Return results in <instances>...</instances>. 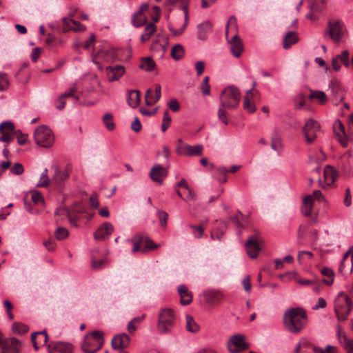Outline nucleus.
<instances>
[{
  "label": "nucleus",
  "mask_w": 353,
  "mask_h": 353,
  "mask_svg": "<svg viewBox=\"0 0 353 353\" xmlns=\"http://www.w3.org/2000/svg\"><path fill=\"white\" fill-rule=\"evenodd\" d=\"M307 321V314L301 307L288 309L283 316V323L292 333H299L303 328Z\"/></svg>",
  "instance_id": "obj_1"
},
{
  "label": "nucleus",
  "mask_w": 353,
  "mask_h": 353,
  "mask_svg": "<svg viewBox=\"0 0 353 353\" xmlns=\"http://www.w3.org/2000/svg\"><path fill=\"white\" fill-rule=\"evenodd\" d=\"M236 19L235 17L232 16L229 19L226 26L225 37L230 45V52L232 54L238 58L243 52V46L241 39L236 32Z\"/></svg>",
  "instance_id": "obj_2"
},
{
  "label": "nucleus",
  "mask_w": 353,
  "mask_h": 353,
  "mask_svg": "<svg viewBox=\"0 0 353 353\" xmlns=\"http://www.w3.org/2000/svg\"><path fill=\"white\" fill-rule=\"evenodd\" d=\"M353 308V303L350 296L343 292L338 294L334 299V310L339 321H345Z\"/></svg>",
  "instance_id": "obj_3"
},
{
  "label": "nucleus",
  "mask_w": 353,
  "mask_h": 353,
  "mask_svg": "<svg viewBox=\"0 0 353 353\" xmlns=\"http://www.w3.org/2000/svg\"><path fill=\"white\" fill-rule=\"evenodd\" d=\"M176 325V314L170 307L160 310L159 313L157 330L160 334H167L172 331Z\"/></svg>",
  "instance_id": "obj_4"
},
{
  "label": "nucleus",
  "mask_w": 353,
  "mask_h": 353,
  "mask_svg": "<svg viewBox=\"0 0 353 353\" xmlns=\"http://www.w3.org/2000/svg\"><path fill=\"white\" fill-rule=\"evenodd\" d=\"M90 334L92 337L86 335L81 345V349L85 353H95L102 347L104 343L103 332L94 330Z\"/></svg>",
  "instance_id": "obj_5"
},
{
  "label": "nucleus",
  "mask_w": 353,
  "mask_h": 353,
  "mask_svg": "<svg viewBox=\"0 0 353 353\" xmlns=\"http://www.w3.org/2000/svg\"><path fill=\"white\" fill-rule=\"evenodd\" d=\"M221 105L226 109H235L240 101V92L234 86L224 89L220 95Z\"/></svg>",
  "instance_id": "obj_6"
},
{
  "label": "nucleus",
  "mask_w": 353,
  "mask_h": 353,
  "mask_svg": "<svg viewBox=\"0 0 353 353\" xmlns=\"http://www.w3.org/2000/svg\"><path fill=\"white\" fill-rule=\"evenodd\" d=\"M36 143L43 148H50L54 142V137L52 130L46 125L39 126L34 134Z\"/></svg>",
  "instance_id": "obj_7"
},
{
  "label": "nucleus",
  "mask_w": 353,
  "mask_h": 353,
  "mask_svg": "<svg viewBox=\"0 0 353 353\" xmlns=\"http://www.w3.org/2000/svg\"><path fill=\"white\" fill-rule=\"evenodd\" d=\"M263 244V240L260 236L258 231H255L254 234L250 236L245 243L247 254L252 259L258 256L259 252L261 250V246Z\"/></svg>",
  "instance_id": "obj_8"
},
{
  "label": "nucleus",
  "mask_w": 353,
  "mask_h": 353,
  "mask_svg": "<svg viewBox=\"0 0 353 353\" xmlns=\"http://www.w3.org/2000/svg\"><path fill=\"white\" fill-rule=\"evenodd\" d=\"M329 37L336 43H339L344 35L343 25L339 20L330 19L328 28L325 30L324 36Z\"/></svg>",
  "instance_id": "obj_9"
},
{
  "label": "nucleus",
  "mask_w": 353,
  "mask_h": 353,
  "mask_svg": "<svg viewBox=\"0 0 353 353\" xmlns=\"http://www.w3.org/2000/svg\"><path fill=\"white\" fill-rule=\"evenodd\" d=\"M320 130L319 123L313 119H308L303 128V132L307 144H312L317 137Z\"/></svg>",
  "instance_id": "obj_10"
},
{
  "label": "nucleus",
  "mask_w": 353,
  "mask_h": 353,
  "mask_svg": "<svg viewBox=\"0 0 353 353\" xmlns=\"http://www.w3.org/2000/svg\"><path fill=\"white\" fill-rule=\"evenodd\" d=\"M244 335L236 334L230 337L228 342L229 351L232 353H237L249 348V345L245 341Z\"/></svg>",
  "instance_id": "obj_11"
},
{
  "label": "nucleus",
  "mask_w": 353,
  "mask_h": 353,
  "mask_svg": "<svg viewBox=\"0 0 353 353\" xmlns=\"http://www.w3.org/2000/svg\"><path fill=\"white\" fill-rule=\"evenodd\" d=\"M17 130L11 121H3L0 124V141L10 143L14 139Z\"/></svg>",
  "instance_id": "obj_12"
},
{
  "label": "nucleus",
  "mask_w": 353,
  "mask_h": 353,
  "mask_svg": "<svg viewBox=\"0 0 353 353\" xmlns=\"http://www.w3.org/2000/svg\"><path fill=\"white\" fill-rule=\"evenodd\" d=\"M21 342L16 338L2 339L0 353H19Z\"/></svg>",
  "instance_id": "obj_13"
},
{
  "label": "nucleus",
  "mask_w": 353,
  "mask_h": 353,
  "mask_svg": "<svg viewBox=\"0 0 353 353\" xmlns=\"http://www.w3.org/2000/svg\"><path fill=\"white\" fill-rule=\"evenodd\" d=\"M49 353H71L73 346L71 343L63 341H51L48 345Z\"/></svg>",
  "instance_id": "obj_14"
},
{
  "label": "nucleus",
  "mask_w": 353,
  "mask_h": 353,
  "mask_svg": "<svg viewBox=\"0 0 353 353\" xmlns=\"http://www.w3.org/2000/svg\"><path fill=\"white\" fill-rule=\"evenodd\" d=\"M168 174L167 168L159 164H156L150 170V177L152 181L161 185L163 179L168 176Z\"/></svg>",
  "instance_id": "obj_15"
},
{
  "label": "nucleus",
  "mask_w": 353,
  "mask_h": 353,
  "mask_svg": "<svg viewBox=\"0 0 353 353\" xmlns=\"http://www.w3.org/2000/svg\"><path fill=\"white\" fill-rule=\"evenodd\" d=\"M329 88L331 90L332 97L334 98L333 102L335 104H338L344 100L345 94L343 89L337 80H332Z\"/></svg>",
  "instance_id": "obj_16"
},
{
  "label": "nucleus",
  "mask_w": 353,
  "mask_h": 353,
  "mask_svg": "<svg viewBox=\"0 0 353 353\" xmlns=\"http://www.w3.org/2000/svg\"><path fill=\"white\" fill-rule=\"evenodd\" d=\"M352 252V250L349 249L343 256L340 263L339 270L344 276L350 274L353 270V257L348 259L349 255Z\"/></svg>",
  "instance_id": "obj_17"
},
{
  "label": "nucleus",
  "mask_w": 353,
  "mask_h": 353,
  "mask_svg": "<svg viewBox=\"0 0 353 353\" xmlns=\"http://www.w3.org/2000/svg\"><path fill=\"white\" fill-rule=\"evenodd\" d=\"M114 227L109 223L105 222L101 225L94 233V238L96 240H105L113 232Z\"/></svg>",
  "instance_id": "obj_18"
},
{
  "label": "nucleus",
  "mask_w": 353,
  "mask_h": 353,
  "mask_svg": "<svg viewBox=\"0 0 353 353\" xmlns=\"http://www.w3.org/2000/svg\"><path fill=\"white\" fill-rule=\"evenodd\" d=\"M125 68L121 65L108 66L105 72L109 81L112 82L119 80L125 73Z\"/></svg>",
  "instance_id": "obj_19"
},
{
  "label": "nucleus",
  "mask_w": 353,
  "mask_h": 353,
  "mask_svg": "<svg viewBox=\"0 0 353 353\" xmlns=\"http://www.w3.org/2000/svg\"><path fill=\"white\" fill-rule=\"evenodd\" d=\"M182 10L184 12V23L179 30H175L172 26H169V30L174 36H179L184 32L186 28L189 20L188 16V0H181Z\"/></svg>",
  "instance_id": "obj_20"
},
{
  "label": "nucleus",
  "mask_w": 353,
  "mask_h": 353,
  "mask_svg": "<svg viewBox=\"0 0 353 353\" xmlns=\"http://www.w3.org/2000/svg\"><path fill=\"white\" fill-rule=\"evenodd\" d=\"M130 336L127 334H120L112 339V347L114 350H123L129 346Z\"/></svg>",
  "instance_id": "obj_21"
},
{
  "label": "nucleus",
  "mask_w": 353,
  "mask_h": 353,
  "mask_svg": "<svg viewBox=\"0 0 353 353\" xmlns=\"http://www.w3.org/2000/svg\"><path fill=\"white\" fill-rule=\"evenodd\" d=\"M205 300L211 305H216L223 299V295L220 290L210 289L206 290L203 294Z\"/></svg>",
  "instance_id": "obj_22"
},
{
  "label": "nucleus",
  "mask_w": 353,
  "mask_h": 353,
  "mask_svg": "<svg viewBox=\"0 0 353 353\" xmlns=\"http://www.w3.org/2000/svg\"><path fill=\"white\" fill-rule=\"evenodd\" d=\"M180 296V303L183 305H189L192 301V294L185 285H180L177 289Z\"/></svg>",
  "instance_id": "obj_23"
},
{
  "label": "nucleus",
  "mask_w": 353,
  "mask_h": 353,
  "mask_svg": "<svg viewBox=\"0 0 353 353\" xmlns=\"http://www.w3.org/2000/svg\"><path fill=\"white\" fill-rule=\"evenodd\" d=\"M212 26L209 21H205L197 26V39L204 41L207 39V34L211 32Z\"/></svg>",
  "instance_id": "obj_24"
},
{
  "label": "nucleus",
  "mask_w": 353,
  "mask_h": 353,
  "mask_svg": "<svg viewBox=\"0 0 353 353\" xmlns=\"http://www.w3.org/2000/svg\"><path fill=\"white\" fill-rule=\"evenodd\" d=\"M333 131L338 140L341 143L342 145H344L346 133L345 131V127L339 119H336L334 121L333 124Z\"/></svg>",
  "instance_id": "obj_25"
},
{
  "label": "nucleus",
  "mask_w": 353,
  "mask_h": 353,
  "mask_svg": "<svg viewBox=\"0 0 353 353\" xmlns=\"http://www.w3.org/2000/svg\"><path fill=\"white\" fill-rule=\"evenodd\" d=\"M337 171L331 165H327L324 168V179L326 183L332 185L337 179Z\"/></svg>",
  "instance_id": "obj_26"
},
{
  "label": "nucleus",
  "mask_w": 353,
  "mask_h": 353,
  "mask_svg": "<svg viewBox=\"0 0 353 353\" xmlns=\"http://www.w3.org/2000/svg\"><path fill=\"white\" fill-rule=\"evenodd\" d=\"M299 41L298 34L294 31L288 32L283 37V47L284 49L290 48Z\"/></svg>",
  "instance_id": "obj_27"
},
{
  "label": "nucleus",
  "mask_w": 353,
  "mask_h": 353,
  "mask_svg": "<svg viewBox=\"0 0 353 353\" xmlns=\"http://www.w3.org/2000/svg\"><path fill=\"white\" fill-rule=\"evenodd\" d=\"M128 104L133 108H137L140 103V92L138 90H132L128 92L127 97Z\"/></svg>",
  "instance_id": "obj_28"
},
{
  "label": "nucleus",
  "mask_w": 353,
  "mask_h": 353,
  "mask_svg": "<svg viewBox=\"0 0 353 353\" xmlns=\"http://www.w3.org/2000/svg\"><path fill=\"white\" fill-rule=\"evenodd\" d=\"M156 30L157 26L154 23H150L147 24L145 27L143 33L141 35V42L143 43L148 41Z\"/></svg>",
  "instance_id": "obj_29"
},
{
  "label": "nucleus",
  "mask_w": 353,
  "mask_h": 353,
  "mask_svg": "<svg viewBox=\"0 0 353 353\" xmlns=\"http://www.w3.org/2000/svg\"><path fill=\"white\" fill-rule=\"evenodd\" d=\"M312 199L311 195L306 196L303 201L302 213L305 216L311 215L312 210Z\"/></svg>",
  "instance_id": "obj_30"
},
{
  "label": "nucleus",
  "mask_w": 353,
  "mask_h": 353,
  "mask_svg": "<svg viewBox=\"0 0 353 353\" xmlns=\"http://www.w3.org/2000/svg\"><path fill=\"white\" fill-rule=\"evenodd\" d=\"M69 176V174L66 170H62L59 168H56L54 170V174L52 177V181L59 184L64 181H65Z\"/></svg>",
  "instance_id": "obj_31"
},
{
  "label": "nucleus",
  "mask_w": 353,
  "mask_h": 353,
  "mask_svg": "<svg viewBox=\"0 0 353 353\" xmlns=\"http://www.w3.org/2000/svg\"><path fill=\"white\" fill-rule=\"evenodd\" d=\"M185 328L188 332L196 333L199 330V325L195 322L193 317L190 314L185 315Z\"/></svg>",
  "instance_id": "obj_32"
},
{
  "label": "nucleus",
  "mask_w": 353,
  "mask_h": 353,
  "mask_svg": "<svg viewBox=\"0 0 353 353\" xmlns=\"http://www.w3.org/2000/svg\"><path fill=\"white\" fill-rule=\"evenodd\" d=\"M155 65V62L154 61L152 58L148 57H143L141 59L139 68L145 71L150 72L154 68Z\"/></svg>",
  "instance_id": "obj_33"
},
{
  "label": "nucleus",
  "mask_w": 353,
  "mask_h": 353,
  "mask_svg": "<svg viewBox=\"0 0 353 353\" xmlns=\"http://www.w3.org/2000/svg\"><path fill=\"white\" fill-rule=\"evenodd\" d=\"M38 336H41L43 338V343L46 345L48 342V335L46 330H42L41 332H33L31 335V340L32 342L33 347L35 350H39V345L36 341V339Z\"/></svg>",
  "instance_id": "obj_34"
},
{
  "label": "nucleus",
  "mask_w": 353,
  "mask_h": 353,
  "mask_svg": "<svg viewBox=\"0 0 353 353\" xmlns=\"http://www.w3.org/2000/svg\"><path fill=\"white\" fill-rule=\"evenodd\" d=\"M203 153V145L198 144L196 145H190L187 144L185 156H200Z\"/></svg>",
  "instance_id": "obj_35"
},
{
  "label": "nucleus",
  "mask_w": 353,
  "mask_h": 353,
  "mask_svg": "<svg viewBox=\"0 0 353 353\" xmlns=\"http://www.w3.org/2000/svg\"><path fill=\"white\" fill-rule=\"evenodd\" d=\"M252 96L253 93L252 90H248L243 101V108L250 113H253L256 111L255 105L250 101V98H252Z\"/></svg>",
  "instance_id": "obj_36"
},
{
  "label": "nucleus",
  "mask_w": 353,
  "mask_h": 353,
  "mask_svg": "<svg viewBox=\"0 0 353 353\" xmlns=\"http://www.w3.org/2000/svg\"><path fill=\"white\" fill-rule=\"evenodd\" d=\"M184 56V48L181 44L174 46L171 50V57L176 61L180 60Z\"/></svg>",
  "instance_id": "obj_37"
},
{
  "label": "nucleus",
  "mask_w": 353,
  "mask_h": 353,
  "mask_svg": "<svg viewBox=\"0 0 353 353\" xmlns=\"http://www.w3.org/2000/svg\"><path fill=\"white\" fill-rule=\"evenodd\" d=\"M310 99H316L319 100L320 104H325L327 101V96L323 91L311 90L309 96Z\"/></svg>",
  "instance_id": "obj_38"
},
{
  "label": "nucleus",
  "mask_w": 353,
  "mask_h": 353,
  "mask_svg": "<svg viewBox=\"0 0 353 353\" xmlns=\"http://www.w3.org/2000/svg\"><path fill=\"white\" fill-rule=\"evenodd\" d=\"M321 274L328 278L327 279H324L323 282L327 285H331L334 282V273L333 270L328 268H324L321 270Z\"/></svg>",
  "instance_id": "obj_39"
},
{
  "label": "nucleus",
  "mask_w": 353,
  "mask_h": 353,
  "mask_svg": "<svg viewBox=\"0 0 353 353\" xmlns=\"http://www.w3.org/2000/svg\"><path fill=\"white\" fill-rule=\"evenodd\" d=\"M143 243H144V248H142L141 252H145L148 250L157 249L159 247V245L156 244L151 239L142 235Z\"/></svg>",
  "instance_id": "obj_40"
},
{
  "label": "nucleus",
  "mask_w": 353,
  "mask_h": 353,
  "mask_svg": "<svg viewBox=\"0 0 353 353\" xmlns=\"http://www.w3.org/2000/svg\"><path fill=\"white\" fill-rule=\"evenodd\" d=\"M103 122L108 131H112L115 128V124L113 121V117L110 113H106L102 118Z\"/></svg>",
  "instance_id": "obj_41"
},
{
  "label": "nucleus",
  "mask_w": 353,
  "mask_h": 353,
  "mask_svg": "<svg viewBox=\"0 0 353 353\" xmlns=\"http://www.w3.org/2000/svg\"><path fill=\"white\" fill-rule=\"evenodd\" d=\"M132 24L134 27H140L146 23V17L145 15H139L137 13H134L132 17Z\"/></svg>",
  "instance_id": "obj_42"
},
{
  "label": "nucleus",
  "mask_w": 353,
  "mask_h": 353,
  "mask_svg": "<svg viewBox=\"0 0 353 353\" xmlns=\"http://www.w3.org/2000/svg\"><path fill=\"white\" fill-rule=\"evenodd\" d=\"M143 239L142 234H136L130 240V241L134 244V247L132 248V252L134 253L137 252L138 251H141L142 249H141V245L143 244Z\"/></svg>",
  "instance_id": "obj_43"
},
{
  "label": "nucleus",
  "mask_w": 353,
  "mask_h": 353,
  "mask_svg": "<svg viewBox=\"0 0 353 353\" xmlns=\"http://www.w3.org/2000/svg\"><path fill=\"white\" fill-rule=\"evenodd\" d=\"M12 332L17 334H23L28 331V327L24 323H14L12 326Z\"/></svg>",
  "instance_id": "obj_44"
},
{
  "label": "nucleus",
  "mask_w": 353,
  "mask_h": 353,
  "mask_svg": "<svg viewBox=\"0 0 353 353\" xmlns=\"http://www.w3.org/2000/svg\"><path fill=\"white\" fill-rule=\"evenodd\" d=\"M50 183V179L48 175V169L46 168L41 173L40 179L37 184V187H47Z\"/></svg>",
  "instance_id": "obj_45"
},
{
  "label": "nucleus",
  "mask_w": 353,
  "mask_h": 353,
  "mask_svg": "<svg viewBox=\"0 0 353 353\" xmlns=\"http://www.w3.org/2000/svg\"><path fill=\"white\" fill-rule=\"evenodd\" d=\"M172 119L171 117L170 116L168 113V110H166L164 111L163 113V117L162 119V124H161V130L163 132H165L166 130L169 128Z\"/></svg>",
  "instance_id": "obj_46"
},
{
  "label": "nucleus",
  "mask_w": 353,
  "mask_h": 353,
  "mask_svg": "<svg viewBox=\"0 0 353 353\" xmlns=\"http://www.w3.org/2000/svg\"><path fill=\"white\" fill-rule=\"evenodd\" d=\"M106 262H107V261L105 259H96L94 257H92V260H91L92 268L95 270H100L105 266Z\"/></svg>",
  "instance_id": "obj_47"
},
{
  "label": "nucleus",
  "mask_w": 353,
  "mask_h": 353,
  "mask_svg": "<svg viewBox=\"0 0 353 353\" xmlns=\"http://www.w3.org/2000/svg\"><path fill=\"white\" fill-rule=\"evenodd\" d=\"M68 231L63 227H59L54 232V235L57 240H63L68 236Z\"/></svg>",
  "instance_id": "obj_48"
},
{
  "label": "nucleus",
  "mask_w": 353,
  "mask_h": 353,
  "mask_svg": "<svg viewBox=\"0 0 353 353\" xmlns=\"http://www.w3.org/2000/svg\"><path fill=\"white\" fill-rule=\"evenodd\" d=\"M74 23V20L64 17L63 19L62 31L67 32L70 30H73L72 25Z\"/></svg>",
  "instance_id": "obj_49"
},
{
  "label": "nucleus",
  "mask_w": 353,
  "mask_h": 353,
  "mask_svg": "<svg viewBox=\"0 0 353 353\" xmlns=\"http://www.w3.org/2000/svg\"><path fill=\"white\" fill-rule=\"evenodd\" d=\"M343 343L341 344L348 353H353V339L343 336Z\"/></svg>",
  "instance_id": "obj_50"
},
{
  "label": "nucleus",
  "mask_w": 353,
  "mask_h": 353,
  "mask_svg": "<svg viewBox=\"0 0 353 353\" xmlns=\"http://www.w3.org/2000/svg\"><path fill=\"white\" fill-rule=\"evenodd\" d=\"M209 77H204L201 85V92L203 95H209L210 93V85L209 84Z\"/></svg>",
  "instance_id": "obj_51"
},
{
  "label": "nucleus",
  "mask_w": 353,
  "mask_h": 353,
  "mask_svg": "<svg viewBox=\"0 0 353 353\" xmlns=\"http://www.w3.org/2000/svg\"><path fill=\"white\" fill-rule=\"evenodd\" d=\"M9 81L7 74L3 72H0V91H4L8 88Z\"/></svg>",
  "instance_id": "obj_52"
},
{
  "label": "nucleus",
  "mask_w": 353,
  "mask_h": 353,
  "mask_svg": "<svg viewBox=\"0 0 353 353\" xmlns=\"http://www.w3.org/2000/svg\"><path fill=\"white\" fill-rule=\"evenodd\" d=\"M10 171L13 174L21 175L23 173L24 168L21 163H15L12 167H10Z\"/></svg>",
  "instance_id": "obj_53"
},
{
  "label": "nucleus",
  "mask_w": 353,
  "mask_h": 353,
  "mask_svg": "<svg viewBox=\"0 0 353 353\" xmlns=\"http://www.w3.org/2000/svg\"><path fill=\"white\" fill-rule=\"evenodd\" d=\"M189 227L192 229V234L194 237L200 239L203 234V229L201 225H190Z\"/></svg>",
  "instance_id": "obj_54"
},
{
  "label": "nucleus",
  "mask_w": 353,
  "mask_h": 353,
  "mask_svg": "<svg viewBox=\"0 0 353 353\" xmlns=\"http://www.w3.org/2000/svg\"><path fill=\"white\" fill-rule=\"evenodd\" d=\"M157 216L159 219L160 225L163 227H165L167 225V220L168 217V213L163 210H158Z\"/></svg>",
  "instance_id": "obj_55"
},
{
  "label": "nucleus",
  "mask_w": 353,
  "mask_h": 353,
  "mask_svg": "<svg viewBox=\"0 0 353 353\" xmlns=\"http://www.w3.org/2000/svg\"><path fill=\"white\" fill-rule=\"evenodd\" d=\"M168 106L173 112H178L180 110V104L176 99H172L168 102Z\"/></svg>",
  "instance_id": "obj_56"
},
{
  "label": "nucleus",
  "mask_w": 353,
  "mask_h": 353,
  "mask_svg": "<svg viewBox=\"0 0 353 353\" xmlns=\"http://www.w3.org/2000/svg\"><path fill=\"white\" fill-rule=\"evenodd\" d=\"M239 216H243V214L240 212V211H238V213L237 214H235V215H233V216H231L230 217V221L235 224L239 228H241L243 227V225L241 224V221H240V219H239Z\"/></svg>",
  "instance_id": "obj_57"
},
{
  "label": "nucleus",
  "mask_w": 353,
  "mask_h": 353,
  "mask_svg": "<svg viewBox=\"0 0 353 353\" xmlns=\"http://www.w3.org/2000/svg\"><path fill=\"white\" fill-rule=\"evenodd\" d=\"M225 108H222L220 106L218 111V117L220 121H221L224 124L228 123V120L227 117L226 112L224 110Z\"/></svg>",
  "instance_id": "obj_58"
},
{
  "label": "nucleus",
  "mask_w": 353,
  "mask_h": 353,
  "mask_svg": "<svg viewBox=\"0 0 353 353\" xmlns=\"http://www.w3.org/2000/svg\"><path fill=\"white\" fill-rule=\"evenodd\" d=\"M15 137H17V143L19 145H24L27 142L28 135L23 134L20 130L17 131Z\"/></svg>",
  "instance_id": "obj_59"
},
{
  "label": "nucleus",
  "mask_w": 353,
  "mask_h": 353,
  "mask_svg": "<svg viewBox=\"0 0 353 353\" xmlns=\"http://www.w3.org/2000/svg\"><path fill=\"white\" fill-rule=\"evenodd\" d=\"M242 285L246 292H250L251 290L252 285L250 283V276L247 275L242 281Z\"/></svg>",
  "instance_id": "obj_60"
},
{
  "label": "nucleus",
  "mask_w": 353,
  "mask_h": 353,
  "mask_svg": "<svg viewBox=\"0 0 353 353\" xmlns=\"http://www.w3.org/2000/svg\"><path fill=\"white\" fill-rule=\"evenodd\" d=\"M32 201L34 203L38 204L43 201V199L41 193L38 191H33L32 193Z\"/></svg>",
  "instance_id": "obj_61"
},
{
  "label": "nucleus",
  "mask_w": 353,
  "mask_h": 353,
  "mask_svg": "<svg viewBox=\"0 0 353 353\" xmlns=\"http://www.w3.org/2000/svg\"><path fill=\"white\" fill-rule=\"evenodd\" d=\"M312 201L314 199L318 201L319 202H323L325 201L324 196L322 194L321 190H314L313 194L311 195Z\"/></svg>",
  "instance_id": "obj_62"
},
{
  "label": "nucleus",
  "mask_w": 353,
  "mask_h": 353,
  "mask_svg": "<svg viewBox=\"0 0 353 353\" xmlns=\"http://www.w3.org/2000/svg\"><path fill=\"white\" fill-rule=\"evenodd\" d=\"M132 130L135 132H139L141 130V124L138 117H135L134 121L131 124Z\"/></svg>",
  "instance_id": "obj_63"
},
{
  "label": "nucleus",
  "mask_w": 353,
  "mask_h": 353,
  "mask_svg": "<svg viewBox=\"0 0 353 353\" xmlns=\"http://www.w3.org/2000/svg\"><path fill=\"white\" fill-rule=\"evenodd\" d=\"M271 148L272 150L277 151L280 148H281V139L279 137H272V143Z\"/></svg>",
  "instance_id": "obj_64"
}]
</instances>
